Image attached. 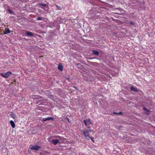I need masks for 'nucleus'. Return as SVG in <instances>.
Instances as JSON below:
<instances>
[{"label":"nucleus","mask_w":155,"mask_h":155,"mask_svg":"<svg viewBox=\"0 0 155 155\" xmlns=\"http://www.w3.org/2000/svg\"><path fill=\"white\" fill-rule=\"evenodd\" d=\"M11 74L12 73L10 71H8L5 73H0V75L2 77L5 78H8Z\"/></svg>","instance_id":"obj_1"},{"label":"nucleus","mask_w":155,"mask_h":155,"mask_svg":"<svg viewBox=\"0 0 155 155\" xmlns=\"http://www.w3.org/2000/svg\"><path fill=\"white\" fill-rule=\"evenodd\" d=\"M41 148V147L39 146H33L30 148V149L33 150H37Z\"/></svg>","instance_id":"obj_2"},{"label":"nucleus","mask_w":155,"mask_h":155,"mask_svg":"<svg viewBox=\"0 0 155 155\" xmlns=\"http://www.w3.org/2000/svg\"><path fill=\"white\" fill-rule=\"evenodd\" d=\"M81 132H83V135L85 137H89L90 134L88 130H85L84 131H83L82 130L81 131Z\"/></svg>","instance_id":"obj_3"},{"label":"nucleus","mask_w":155,"mask_h":155,"mask_svg":"<svg viewBox=\"0 0 155 155\" xmlns=\"http://www.w3.org/2000/svg\"><path fill=\"white\" fill-rule=\"evenodd\" d=\"M54 120V118L52 117H47L43 118L41 120V121L43 122L49 120Z\"/></svg>","instance_id":"obj_4"},{"label":"nucleus","mask_w":155,"mask_h":155,"mask_svg":"<svg viewBox=\"0 0 155 155\" xmlns=\"http://www.w3.org/2000/svg\"><path fill=\"white\" fill-rule=\"evenodd\" d=\"M84 122L86 126L89 125L91 124L90 119L84 120Z\"/></svg>","instance_id":"obj_5"},{"label":"nucleus","mask_w":155,"mask_h":155,"mask_svg":"<svg viewBox=\"0 0 155 155\" xmlns=\"http://www.w3.org/2000/svg\"><path fill=\"white\" fill-rule=\"evenodd\" d=\"M25 34L28 36L33 37L34 36V34L33 33L28 31H26Z\"/></svg>","instance_id":"obj_6"},{"label":"nucleus","mask_w":155,"mask_h":155,"mask_svg":"<svg viewBox=\"0 0 155 155\" xmlns=\"http://www.w3.org/2000/svg\"><path fill=\"white\" fill-rule=\"evenodd\" d=\"M61 140V139L59 140H51L52 143L54 144V145H55L57 144L59 141Z\"/></svg>","instance_id":"obj_7"},{"label":"nucleus","mask_w":155,"mask_h":155,"mask_svg":"<svg viewBox=\"0 0 155 155\" xmlns=\"http://www.w3.org/2000/svg\"><path fill=\"white\" fill-rule=\"evenodd\" d=\"M130 89L131 91H135V92H138V90L137 88H135L132 86H131L130 87Z\"/></svg>","instance_id":"obj_8"},{"label":"nucleus","mask_w":155,"mask_h":155,"mask_svg":"<svg viewBox=\"0 0 155 155\" xmlns=\"http://www.w3.org/2000/svg\"><path fill=\"white\" fill-rule=\"evenodd\" d=\"M58 70L61 71H62L63 70V65L61 64H59L58 65Z\"/></svg>","instance_id":"obj_9"},{"label":"nucleus","mask_w":155,"mask_h":155,"mask_svg":"<svg viewBox=\"0 0 155 155\" xmlns=\"http://www.w3.org/2000/svg\"><path fill=\"white\" fill-rule=\"evenodd\" d=\"M10 32V30L8 28H5L3 33L4 34H7Z\"/></svg>","instance_id":"obj_10"},{"label":"nucleus","mask_w":155,"mask_h":155,"mask_svg":"<svg viewBox=\"0 0 155 155\" xmlns=\"http://www.w3.org/2000/svg\"><path fill=\"white\" fill-rule=\"evenodd\" d=\"M92 53L93 54L96 55H99V52L97 51L93 50L92 51Z\"/></svg>","instance_id":"obj_11"},{"label":"nucleus","mask_w":155,"mask_h":155,"mask_svg":"<svg viewBox=\"0 0 155 155\" xmlns=\"http://www.w3.org/2000/svg\"><path fill=\"white\" fill-rule=\"evenodd\" d=\"M10 124L11 125L12 127L13 128H14L15 127V124L14 121L12 120L10 121Z\"/></svg>","instance_id":"obj_12"},{"label":"nucleus","mask_w":155,"mask_h":155,"mask_svg":"<svg viewBox=\"0 0 155 155\" xmlns=\"http://www.w3.org/2000/svg\"><path fill=\"white\" fill-rule=\"evenodd\" d=\"M11 117L14 119H15L16 118V115L13 112H11V114H10Z\"/></svg>","instance_id":"obj_13"},{"label":"nucleus","mask_w":155,"mask_h":155,"mask_svg":"<svg viewBox=\"0 0 155 155\" xmlns=\"http://www.w3.org/2000/svg\"><path fill=\"white\" fill-rule=\"evenodd\" d=\"M57 138H58V140L61 139V140H62L64 139L63 137H60V136H58L57 137Z\"/></svg>","instance_id":"obj_14"},{"label":"nucleus","mask_w":155,"mask_h":155,"mask_svg":"<svg viewBox=\"0 0 155 155\" xmlns=\"http://www.w3.org/2000/svg\"><path fill=\"white\" fill-rule=\"evenodd\" d=\"M39 5L43 6V7H45L46 6V4L45 3H41V4H39Z\"/></svg>","instance_id":"obj_15"},{"label":"nucleus","mask_w":155,"mask_h":155,"mask_svg":"<svg viewBox=\"0 0 155 155\" xmlns=\"http://www.w3.org/2000/svg\"><path fill=\"white\" fill-rule=\"evenodd\" d=\"M42 19L43 18L41 17H38L36 18V20H42Z\"/></svg>","instance_id":"obj_16"},{"label":"nucleus","mask_w":155,"mask_h":155,"mask_svg":"<svg viewBox=\"0 0 155 155\" xmlns=\"http://www.w3.org/2000/svg\"><path fill=\"white\" fill-rule=\"evenodd\" d=\"M130 24L131 25H134V23L132 21H130L129 22Z\"/></svg>","instance_id":"obj_17"},{"label":"nucleus","mask_w":155,"mask_h":155,"mask_svg":"<svg viewBox=\"0 0 155 155\" xmlns=\"http://www.w3.org/2000/svg\"><path fill=\"white\" fill-rule=\"evenodd\" d=\"M56 8L58 9L59 10H61V8L58 5H56Z\"/></svg>","instance_id":"obj_18"},{"label":"nucleus","mask_w":155,"mask_h":155,"mask_svg":"<svg viewBox=\"0 0 155 155\" xmlns=\"http://www.w3.org/2000/svg\"><path fill=\"white\" fill-rule=\"evenodd\" d=\"M91 139V140L93 142H94V138H93L92 137H90L89 136V137Z\"/></svg>","instance_id":"obj_19"},{"label":"nucleus","mask_w":155,"mask_h":155,"mask_svg":"<svg viewBox=\"0 0 155 155\" xmlns=\"http://www.w3.org/2000/svg\"><path fill=\"white\" fill-rule=\"evenodd\" d=\"M143 110L145 111H147V112H149L148 110H147L146 108L144 107L143 108Z\"/></svg>","instance_id":"obj_20"},{"label":"nucleus","mask_w":155,"mask_h":155,"mask_svg":"<svg viewBox=\"0 0 155 155\" xmlns=\"http://www.w3.org/2000/svg\"><path fill=\"white\" fill-rule=\"evenodd\" d=\"M66 120H67V121H68V122L69 123H70V121L69 120V119L67 117H66Z\"/></svg>","instance_id":"obj_21"},{"label":"nucleus","mask_w":155,"mask_h":155,"mask_svg":"<svg viewBox=\"0 0 155 155\" xmlns=\"http://www.w3.org/2000/svg\"><path fill=\"white\" fill-rule=\"evenodd\" d=\"M67 79L69 81H70V78L69 77H68Z\"/></svg>","instance_id":"obj_22"},{"label":"nucleus","mask_w":155,"mask_h":155,"mask_svg":"<svg viewBox=\"0 0 155 155\" xmlns=\"http://www.w3.org/2000/svg\"><path fill=\"white\" fill-rule=\"evenodd\" d=\"M8 11L11 13H12V11L11 10H10V9H8Z\"/></svg>","instance_id":"obj_23"},{"label":"nucleus","mask_w":155,"mask_h":155,"mask_svg":"<svg viewBox=\"0 0 155 155\" xmlns=\"http://www.w3.org/2000/svg\"><path fill=\"white\" fill-rule=\"evenodd\" d=\"M88 130V131H89V132H92V131L91 130H90V129H89V130Z\"/></svg>","instance_id":"obj_24"},{"label":"nucleus","mask_w":155,"mask_h":155,"mask_svg":"<svg viewBox=\"0 0 155 155\" xmlns=\"http://www.w3.org/2000/svg\"><path fill=\"white\" fill-rule=\"evenodd\" d=\"M39 96H38L37 97H35L34 98V99H39Z\"/></svg>","instance_id":"obj_25"},{"label":"nucleus","mask_w":155,"mask_h":155,"mask_svg":"<svg viewBox=\"0 0 155 155\" xmlns=\"http://www.w3.org/2000/svg\"><path fill=\"white\" fill-rule=\"evenodd\" d=\"M113 113L115 114L118 115V113H116L115 112H114Z\"/></svg>","instance_id":"obj_26"},{"label":"nucleus","mask_w":155,"mask_h":155,"mask_svg":"<svg viewBox=\"0 0 155 155\" xmlns=\"http://www.w3.org/2000/svg\"><path fill=\"white\" fill-rule=\"evenodd\" d=\"M73 87L75 88V90H77L78 89L76 87Z\"/></svg>","instance_id":"obj_27"},{"label":"nucleus","mask_w":155,"mask_h":155,"mask_svg":"<svg viewBox=\"0 0 155 155\" xmlns=\"http://www.w3.org/2000/svg\"><path fill=\"white\" fill-rule=\"evenodd\" d=\"M118 115L120 114H122L121 112H120L119 113H118Z\"/></svg>","instance_id":"obj_28"},{"label":"nucleus","mask_w":155,"mask_h":155,"mask_svg":"<svg viewBox=\"0 0 155 155\" xmlns=\"http://www.w3.org/2000/svg\"><path fill=\"white\" fill-rule=\"evenodd\" d=\"M149 153L150 154H151H151H153V152H151V153Z\"/></svg>","instance_id":"obj_29"},{"label":"nucleus","mask_w":155,"mask_h":155,"mask_svg":"<svg viewBox=\"0 0 155 155\" xmlns=\"http://www.w3.org/2000/svg\"><path fill=\"white\" fill-rule=\"evenodd\" d=\"M92 63H94V64H97V63H96V62H92Z\"/></svg>","instance_id":"obj_30"},{"label":"nucleus","mask_w":155,"mask_h":155,"mask_svg":"<svg viewBox=\"0 0 155 155\" xmlns=\"http://www.w3.org/2000/svg\"><path fill=\"white\" fill-rule=\"evenodd\" d=\"M90 127H87V128H90Z\"/></svg>","instance_id":"obj_31"},{"label":"nucleus","mask_w":155,"mask_h":155,"mask_svg":"<svg viewBox=\"0 0 155 155\" xmlns=\"http://www.w3.org/2000/svg\"><path fill=\"white\" fill-rule=\"evenodd\" d=\"M41 7L42 8H43V7Z\"/></svg>","instance_id":"obj_32"}]
</instances>
